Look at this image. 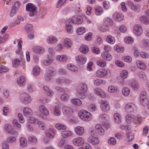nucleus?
Instances as JSON below:
<instances>
[{"instance_id": "55", "label": "nucleus", "mask_w": 149, "mask_h": 149, "mask_svg": "<svg viewBox=\"0 0 149 149\" xmlns=\"http://www.w3.org/2000/svg\"><path fill=\"white\" fill-rule=\"evenodd\" d=\"M133 32L135 35L138 36H140L143 32L142 29H135Z\"/></svg>"}, {"instance_id": "25", "label": "nucleus", "mask_w": 149, "mask_h": 149, "mask_svg": "<svg viewBox=\"0 0 149 149\" xmlns=\"http://www.w3.org/2000/svg\"><path fill=\"white\" fill-rule=\"evenodd\" d=\"M58 40L57 38L53 36H49L47 39V42L49 44H53L56 42Z\"/></svg>"}, {"instance_id": "11", "label": "nucleus", "mask_w": 149, "mask_h": 149, "mask_svg": "<svg viewBox=\"0 0 149 149\" xmlns=\"http://www.w3.org/2000/svg\"><path fill=\"white\" fill-rule=\"evenodd\" d=\"M136 108L135 106L133 104L129 103L126 105L125 111L129 113L135 110Z\"/></svg>"}, {"instance_id": "51", "label": "nucleus", "mask_w": 149, "mask_h": 149, "mask_svg": "<svg viewBox=\"0 0 149 149\" xmlns=\"http://www.w3.org/2000/svg\"><path fill=\"white\" fill-rule=\"evenodd\" d=\"M26 31L28 33V36L30 39H32L33 37V29H26Z\"/></svg>"}, {"instance_id": "45", "label": "nucleus", "mask_w": 149, "mask_h": 149, "mask_svg": "<svg viewBox=\"0 0 149 149\" xmlns=\"http://www.w3.org/2000/svg\"><path fill=\"white\" fill-rule=\"evenodd\" d=\"M117 88L113 85H111L108 88V90L109 93H116L117 92Z\"/></svg>"}, {"instance_id": "24", "label": "nucleus", "mask_w": 149, "mask_h": 149, "mask_svg": "<svg viewBox=\"0 0 149 149\" xmlns=\"http://www.w3.org/2000/svg\"><path fill=\"white\" fill-rule=\"evenodd\" d=\"M95 129L97 133L100 135H103L104 133V131L101 126L99 124H97L95 126Z\"/></svg>"}, {"instance_id": "46", "label": "nucleus", "mask_w": 149, "mask_h": 149, "mask_svg": "<svg viewBox=\"0 0 149 149\" xmlns=\"http://www.w3.org/2000/svg\"><path fill=\"white\" fill-rule=\"evenodd\" d=\"M114 49L116 51L119 53L122 52L124 50V48L123 47L117 45L114 46Z\"/></svg>"}, {"instance_id": "4", "label": "nucleus", "mask_w": 149, "mask_h": 149, "mask_svg": "<svg viewBox=\"0 0 149 149\" xmlns=\"http://www.w3.org/2000/svg\"><path fill=\"white\" fill-rule=\"evenodd\" d=\"M46 76L45 77V79L47 80H49L51 77L56 74L55 69L53 68L50 67L47 70Z\"/></svg>"}, {"instance_id": "39", "label": "nucleus", "mask_w": 149, "mask_h": 149, "mask_svg": "<svg viewBox=\"0 0 149 149\" xmlns=\"http://www.w3.org/2000/svg\"><path fill=\"white\" fill-rule=\"evenodd\" d=\"M105 23L108 27H110L113 24V21L112 19L107 17L105 21Z\"/></svg>"}, {"instance_id": "1", "label": "nucleus", "mask_w": 149, "mask_h": 149, "mask_svg": "<svg viewBox=\"0 0 149 149\" xmlns=\"http://www.w3.org/2000/svg\"><path fill=\"white\" fill-rule=\"evenodd\" d=\"M78 115L82 120L85 121H90L91 118V113L84 110L80 111L79 112Z\"/></svg>"}, {"instance_id": "14", "label": "nucleus", "mask_w": 149, "mask_h": 149, "mask_svg": "<svg viewBox=\"0 0 149 149\" xmlns=\"http://www.w3.org/2000/svg\"><path fill=\"white\" fill-rule=\"evenodd\" d=\"M56 82L58 84H68L71 82V81L69 79L61 78H58Z\"/></svg>"}, {"instance_id": "58", "label": "nucleus", "mask_w": 149, "mask_h": 149, "mask_svg": "<svg viewBox=\"0 0 149 149\" xmlns=\"http://www.w3.org/2000/svg\"><path fill=\"white\" fill-rule=\"evenodd\" d=\"M19 60L18 58L14 59L12 61L13 66L14 68H17L19 64Z\"/></svg>"}, {"instance_id": "54", "label": "nucleus", "mask_w": 149, "mask_h": 149, "mask_svg": "<svg viewBox=\"0 0 149 149\" xmlns=\"http://www.w3.org/2000/svg\"><path fill=\"white\" fill-rule=\"evenodd\" d=\"M67 58V56L65 55H58L56 57L57 60L60 61L65 60Z\"/></svg>"}, {"instance_id": "40", "label": "nucleus", "mask_w": 149, "mask_h": 149, "mask_svg": "<svg viewBox=\"0 0 149 149\" xmlns=\"http://www.w3.org/2000/svg\"><path fill=\"white\" fill-rule=\"evenodd\" d=\"M129 85L130 87L134 90L138 89L139 87V84L136 81H134L132 82Z\"/></svg>"}, {"instance_id": "63", "label": "nucleus", "mask_w": 149, "mask_h": 149, "mask_svg": "<svg viewBox=\"0 0 149 149\" xmlns=\"http://www.w3.org/2000/svg\"><path fill=\"white\" fill-rule=\"evenodd\" d=\"M16 139L15 137L10 136L8 138L7 141L9 143H13L16 141Z\"/></svg>"}, {"instance_id": "6", "label": "nucleus", "mask_w": 149, "mask_h": 149, "mask_svg": "<svg viewBox=\"0 0 149 149\" xmlns=\"http://www.w3.org/2000/svg\"><path fill=\"white\" fill-rule=\"evenodd\" d=\"M76 62L80 65L84 64L87 61L86 57L83 55H79L77 56L75 58Z\"/></svg>"}, {"instance_id": "19", "label": "nucleus", "mask_w": 149, "mask_h": 149, "mask_svg": "<svg viewBox=\"0 0 149 149\" xmlns=\"http://www.w3.org/2000/svg\"><path fill=\"white\" fill-rule=\"evenodd\" d=\"M18 42V47L16 51V53L17 54H19L21 53L22 49V42L21 40H20L18 41V40L16 39L14 40L13 42V43L14 44H16L17 42Z\"/></svg>"}, {"instance_id": "49", "label": "nucleus", "mask_w": 149, "mask_h": 149, "mask_svg": "<svg viewBox=\"0 0 149 149\" xmlns=\"http://www.w3.org/2000/svg\"><path fill=\"white\" fill-rule=\"evenodd\" d=\"M122 93L124 96H127L130 94V90L128 88H124L122 90Z\"/></svg>"}, {"instance_id": "27", "label": "nucleus", "mask_w": 149, "mask_h": 149, "mask_svg": "<svg viewBox=\"0 0 149 149\" xmlns=\"http://www.w3.org/2000/svg\"><path fill=\"white\" fill-rule=\"evenodd\" d=\"M72 19L74 22L77 24H81L83 21L82 18L80 16H74L73 17Z\"/></svg>"}, {"instance_id": "26", "label": "nucleus", "mask_w": 149, "mask_h": 149, "mask_svg": "<svg viewBox=\"0 0 149 149\" xmlns=\"http://www.w3.org/2000/svg\"><path fill=\"white\" fill-rule=\"evenodd\" d=\"M5 127L6 131L8 132H10L11 134L15 135H17L18 134L17 132L15 131L13 132V131H11L12 128V126L11 125L9 124H6L5 126Z\"/></svg>"}, {"instance_id": "50", "label": "nucleus", "mask_w": 149, "mask_h": 149, "mask_svg": "<svg viewBox=\"0 0 149 149\" xmlns=\"http://www.w3.org/2000/svg\"><path fill=\"white\" fill-rule=\"evenodd\" d=\"M54 113L56 116H59L61 114V110L60 107L57 106H55L54 108Z\"/></svg>"}, {"instance_id": "20", "label": "nucleus", "mask_w": 149, "mask_h": 149, "mask_svg": "<svg viewBox=\"0 0 149 149\" xmlns=\"http://www.w3.org/2000/svg\"><path fill=\"white\" fill-rule=\"evenodd\" d=\"M101 56L104 59L107 61H110L112 59L111 55L107 52H102Z\"/></svg>"}, {"instance_id": "47", "label": "nucleus", "mask_w": 149, "mask_h": 149, "mask_svg": "<svg viewBox=\"0 0 149 149\" xmlns=\"http://www.w3.org/2000/svg\"><path fill=\"white\" fill-rule=\"evenodd\" d=\"M40 72V69L38 66H35L33 68V74L37 76L38 75Z\"/></svg>"}, {"instance_id": "36", "label": "nucleus", "mask_w": 149, "mask_h": 149, "mask_svg": "<svg viewBox=\"0 0 149 149\" xmlns=\"http://www.w3.org/2000/svg\"><path fill=\"white\" fill-rule=\"evenodd\" d=\"M67 67L68 69L71 71L77 72L78 71V69L77 67L72 64H68L67 65Z\"/></svg>"}, {"instance_id": "5", "label": "nucleus", "mask_w": 149, "mask_h": 149, "mask_svg": "<svg viewBox=\"0 0 149 149\" xmlns=\"http://www.w3.org/2000/svg\"><path fill=\"white\" fill-rule=\"evenodd\" d=\"M88 88L86 84L84 83L79 84L77 89V93L79 94H83L87 91Z\"/></svg>"}, {"instance_id": "61", "label": "nucleus", "mask_w": 149, "mask_h": 149, "mask_svg": "<svg viewBox=\"0 0 149 149\" xmlns=\"http://www.w3.org/2000/svg\"><path fill=\"white\" fill-rule=\"evenodd\" d=\"M69 95L66 93H63L61 96V99L63 101H66L69 99Z\"/></svg>"}, {"instance_id": "18", "label": "nucleus", "mask_w": 149, "mask_h": 149, "mask_svg": "<svg viewBox=\"0 0 149 149\" xmlns=\"http://www.w3.org/2000/svg\"><path fill=\"white\" fill-rule=\"evenodd\" d=\"M33 51L37 54H42L45 52V49L43 47L40 46H35L33 48Z\"/></svg>"}, {"instance_id": "43", "label": "nucleus", "mask_w": 149, "mask_h": 149, "mask_svg": "<svg viewBox=\"0 0 149 149\" xmlns=\"http://www.w3.org/2000/svg\"><path fill=\"white\" fill-rule=\"evenodd\" d=\"M72 103L78 106L81 105L82 102L78 99H74L71 100Z\"/></svg>"}, {"instance_id": "23", "label": "nucleus", "mask_w": 149, "mask_h": 149, "mask_svg": "<svg viewBox=\"0 0 149 149\" xmlns=\"http://www.w3.org/2000/svg\"><path fill=\"white\" fill-rule=\"evenodd\" d=\"M74 132L75 133L79 136H81L84 132V129L83 127L81 126H77L74 128Z\"/></svg>"}, {"instance_id": "13", "label": "nucleus", "mask_w": 149, "mask_h": 149, "mask_svg": "<svg viewBox=\"0 0 149 149\" xmlns=\"http://www.w3.org/2000/svg\"><path fill=\"white\" fill-rule=\"evenodd\" d=\"M94 91L95 94L102 98H104L106 97V94L101 89L99 88L94 89Z\"/></svg>"}, {"instance_id": "37", "label": "nucleus", "mask_w": 149, "mask_h": 149, "mask_svg": "<svg viewBox=\"0 0 149 149\" xmlns=\"http://www.w3.org/2000/svg\"><path fill=\"white\" fill-rule=\"evenodd\" d=\"M135 117V116L134 115H128L126 116V121L128 123H131L132 121H134V118Z\"/></svg>"}, {"instance_id": "3", "label": "nucleus", "mask_w": 149, "mask_h": 149, "mask_svg": "<svg viewBox=\"0 0 149 149\" xmlns=\"http://www.w3.org/2000/svg\"><path fill=\"white\" fill-rule=\"evenodd\" d=\"M140 101L141 104L143 106H147L149 104L148 96L145 91L142 92L140 95Z\"/></svg>"}, {"instance_id": "17", "label": "nucleus", "mask_w": 149, "mask_h": 149, "mask_svg": "<svg viewBox=\"0 0 149 149\" xmlns=\"http://www.w3.org/2000/svg\"><path fill=\"white\" fill-rule=\"evenodd\" d=\"M39 110L44 115L48 116L49 114V112L48 109L44 105H41L39 106Z\"/></svg>"}, {"instance_id": "41", "label": "nucleus", "mask_w": 149, "mask_h": 149, "mask_svg": "<svg viewBox=\"0 0 149 149\" xmlns=\"http://www.w3.org/2000/svg\"><path fill=\"white\" fill-rule=\"evenodd\" d=\"M106 40L107 42L111 44H114L115 42V38L111 35H109L107 36Z\"/></svg>"}, {"instance_id": "16", "label": "nucleus", "mask_w": 149, "mask_h": 149, "mask_svg": "<svg viewBox=\"0 0 149 149\" xmlns=\"http://www.w3.org/2000/svg\"><path fill=\"white\" fill-rule=\"evenodd\" d=\"M113 18L116 20L120 21L123 19V15L120 13L115 12L113 15Z\"/></svg>"}, {"instance_id": "56", "label": "nucleus", "mask_w": 149, "mask_h": 149, "mask_svg": "<svg viewBox=\"0 0 149 149\" xmlns=\"http://www.w3.org/2000/svg\"><path fill=\"white\" fill-rule=\"evenodd\" d=\"M138 75L139 78L143 80H146L147 79V77L145 73L143 71L140 72Z\"/></svg>"}, {"instance_id": "60", "label": "nucleus", "mask_w": 149, "mask_h": 149, "mask_svg": "<svg viewBox=\"0 0 149 149\" xmlns=\"http://www.w3.org/2000/svg\"><path fill=\"white\" fill-rule=\"evenodd\" d=\"M124 42L127 43H132L133 42V38L131 37H126L124 38Z\"/></svg>"}, {"instance_id": "15", "label": "nucleus", "mask_w": 149, "mask_h": 149, "mask_svg": "<svg viewBox=\"0 0 149 149\" xmlns=\"http://www.w3.org/2000/svg\"><path fill=\"white\" fill-rule=\"evenodd\" d=\"M88 141L93 145H97L99 143L100 141L98 138L91 136L88 138Z\"/></svg>"}, {"instance_id": "64", "label": "nucleus", "mask_w": 149, "mask_h": 149, "mask_svg": "<svg viewBox=\"0 0 149 149\" xmlns=\"http://www.w3.org/2000/svg\"><path fill=\"white\" fill-rule=\"evenodd\" d=\"M108 143L112 145H115L116 143V140L115 138L111 137L108 141Z\"/></svg>"}, {"instance_id": "7", "label": "nucleus", "mask_w": 149, "mask_h": 149, "mask_svg": "<svg viewBox=\"0 0 149 149\" xmlns=\"http://www.w3.org/2000/svg\"><path fill=\"white\" fill-rule=\"evenodd\" d=\"M72 142L73 144L76 146H80L84 144V140L83 138L79 137L73 139Z\"/></svg>"}, {"instance_id": "53", "label": "nucleus", "mask_w": 149, "mask_h": 149, "mask_svg": "<svg viewBox=\"0 0 149 149\" xmlns=\"http://www.w3.org/2000/svg\"><path fill=\"white\" fill-rule=\"evenodd\" d=\"M44 90L48 96H51L53 95V92L50 90L49 89V88L47 86H44Z\"/></svg>"}, {"instance_id": "42", "label": "nucleus", "mask_w": 149, "mask_h": 149, "mask_svg": "<svg viewBox=\"0 0 149 149\" xmlns=\"http://www.w3.org/2000/svg\"><path fill=\"white\" fill-rule=\"evenodd\" d=\"M97 64L98 66L102 68L105 67L107 65L106 62L103 60H98L97 62Z\"/></svg>"}, {"instance_id": "62", "label": "nucleus", "mask_w": 149, "mask_h": 149, "mask_svg": "<svg viewBox=\"0 0 149 149\" xmlns=\"http://www.w3.org/2000/svg\"><path fill=\"white\" fill-rule=\"evenodd\" d=\"M144 48L147 50L149 49V40L146 39L143 42Z\"/></svg>"}, {"instance_id": "12", "label": "nucleus", "mask_w": 149, "mask_h": 149, "mask_svg": "<svg viewBox=\"0 0 149 149\" xmlns=\"http://www.w3.org/2000/svg\"><path fill=\"white\" fill-rule=\"evenodd\" d=\"M46 136L49 138L52 139L54 136L55 131L52 128H50L47 129L45 132Z\"/></svg>"}, {"instance_id": "48", "label": "nucleus", "mask_w": 149, "mask_h": 149, "mask_svg": "<svg viewBox=\"0 0 149 149\" xmlns=\"http://www.w3.org/2000/svg\"><path fill=\"white\" fill-rule=\"evenodd\" d=\"M95 13L97 15H100L102 14L103 12V9L101 7L97 6L95 9Z\"/></svg>"}, {"instance_id": "57", "label": "nucleus", "mask_w": 149, "mask_h": 149, "mask_svg": "<svg viewBox=\"0 0 149 149\" xmlns=\"http://www.w3.org/2000/svg\"><path fill=\"white\" fill-rule=\"evenodd\" d=\"M55 126L58 130H65L66 128L65 125L59 123L56 124Z\"/></svg>"}, {"instance_id": "10", "label": "nucleus", "mask_w": 149, "mask_h": 149, "mask_svg": "<svg viewBox=\"0 0 149 149\" xmlns=\"http://www.w3.org/2000/svg\"><path fill=\"white\" fill-rule=\"evenodd\" d=\"M100 103L101 104V108L102 111L106 112L109 110L110 106L107 101L102 100L101 101Z\"/></svg>"}, {"instance_id": "28", "label": "nucleus", "mask_w": 149, "mask_h": 149, "mask_svg": "<svg viewBox=\"0 0 149 149\" xmlns=\"http://www.w3.org/2000/svg\"><path fill=\"white\" fill-rule=\"evenodd\" d=\"M136 64L137 67L140 69L143 70H145L146 69V65L142 61L137 60L136 61Z\"/></svg>"}, {"instance_id": "2", "label": "nucleus", "mask_w": 149, "mask_h": 149, "mask_svg": "<svg viewBox=\"0 0 149 149\" xmlns=\"http://www.w3.org/2000/svg\"><path fill=\"white\" fill-rule=\"evenodd\" d=\"M26 9L27 11L29 12V15L30 16H33L36 13L37 8L33 4L29 3L26 4Z\"/></svg>"}, {"instance_id": "33", "label": "nucleus", "mask_w": 149, "mask_h": 149, "mask_svg": "<svg viewBox=\"0 0 149 149\" xmlns=\"http://www.w3.org/2000/svg\"><path fill=\"white\" fill-rule=\"evenodd\" d=\"M74 21L73 20L69 19L67 20L65 22V24L67 28H70L72 27V26L74 24Z\"/></svg>"}, {"instance_id": "59", "label": "nucleus", "mask_w": 149, "mask_h": 149, "mask_svg": "<svg viewBox=\"0 0 149 149\" xmlns=\"http://www.w3.org/2000/svg\"><path fill=\"white\" fill-rule=\"evenodd\" d=\"M28 141L29 142H32L36 144L37 143V139L34 136H31L28 138Z\"/></svg>"}, {"instance_id": "38", "label": "nucleus", "mask_w": 149, "mask_h": 149, "mask_svg": "<svg viewBox=\"0 0 149 149\" xmlns=\"http://www.w3.org/2000/svg\"><path fill=\"white\" fill-rule=\"evenodd\" d=\"M114 121L117 123H119L121 122V118L120 115L118 113H116L114 114Z\"/></svg>"}, {"instance_id": "29", "label": "nucleus", "mask_w": 149, "mask_h": 149, "mask_svg": "<svg viewBox=\"0 0 149 149\" xmlns=\"http://www.w3.org/2000/svg\"><path fill=\"white\" fill-rule=\"evenodd\" d=\"M63 44L65 47L67 48H70L71 47L72 43L70 39L67 38L64 40Z\"/></svg>"}, {"instance_id": "9", "label": "nucleus", "mask_w": 149, "mask_h": 149, "mask_svg": "<svg viewBox=\"0 0 149 149\" xmlns=\"http://www.w3.org/2000/svg\"><path fill=\"white\" fill-rule=\"evenodd\" d=\"M107 71L105 69H99L96 72V75L98 77L102 78L104 77L107 74Z\"/></svg>"}, {"instance_id": "32", "label": "nucleus", "mask_w": 149, "mask_h": 149, "mask_svg": "<svg viewBox=\"0 0 149 149\" xmlns=\"http://www.w3.org/2000/svg\"><path fill=\"white\" fill-rule=\"evenodd\" d=\"M20 145L22 148L24 147L27 145L26 139L24 137H21L19 139Z\"/></svg>"}, {"instance_id": "52", "label": "nucleus", "mask_w": 149, "mask_h": 149, "mask_svg": "<svg viewBox=\"0 0 149 149\" xmlns=\"http://www.w3.org/2000/svg\"><path fill=\"white\" fill-rule=\"evenodd\" d=\"M128 72L126 70H123L120 73V75L123 79H126L128 77Z\"/></svg>"}, {"instance_id": "34", "label": "nucleus", "mask_w": 149, "mask_h": 149, "mask_svg": "<svg viewBox=\"0 0 149 149\" xmlns=\"http://www.w3.org/2000/svg\"><path fill=\"white\" fill-rule=\"evenodd\" d=\"M141 21L143 24H149V18L147 16L143 15L140 18Z\"/></svg>"}, {"instance_id": "30", "label": "nucleus", "mask_w": 149, "mask_h": 149, "mask_svg": "<svg viewBox=\"0 0 149 149\" xmlns=\"http://www.w3.org/2000/svg\"><path fill=\"white\" fill-rule=\"evenodd\" d=\"M72 131L68 130L63 131L61 132L62 136L64 138H67L71 136L72 135Z\"/></svg>"}, {"instance_id": "22", "label": "nucleus", "mask_w": 149, "mask_h": 149, "mask_svg": "<svg viewBox=\"0 0 149 149\" xmlns=\"http://www.w3.org/2000/svg\"><path fill=\"white\" fill-rule=\"evenodd\" d=\"M23 113L24 115L26 117H30L33 114L32 110L28 107H25L24 108Z\"/></svg>"}, {"instance_id": "8", "label": "nucleus", "mask_w": 149, "mask_h": 149, "mask_svg": "<svg viewBox=\"0 0 149 149\" xmlns=\"http://www.w3.org/2000/svg\"><path fill=\"white\" fill-rule=\"evenodd\" d=\"M30 122L34 124L37 123L39 129L41 130H44L45 129V126L43 122L41 121H38V120L31 118L29 120Z\"/></svg>"}, {"instance_id": "31", "label": "nucleus", "mask_w": 149, "mask_h": 149, "mask_svg": "<svg viewBox=\"0 0 149 149\" xmlns=\"http://www.w3.org/2000/svg\"><path fill=\"white\" fill-rule=\"evenodd\" d=\"M25 78L24 76L19 77L17 79V83L19 86H24L25 84Z\"/></svg>"}, {"instance_id": "44", "label": "nucleus", "mask_w": 149, "mask_h": 149, "mask_svg": "<svg viewBox=\"0 0 149 149\" xmlns=\"http://www.w3.org/2000/svg\"><path fill=\"white\" fill-rule=\"evenodd\" d=\"M142 118L140 116L138 115L134 118L133 122L136 124H138L142 122Z\"/></svg>"}, {"instance_id": "35", "label": "nucleus", "mask_w": 149, "mask_h": 149, "mask_svg": "<svg viewBox=\"0 0 149 149\" xmlns=\"http://www.w3.org/2000/svg\"><path fill=\"white\" fill-rule=\"evenodd\" d=\"M80 50L82 53L85 54L88 52L89 49L87 45H83L80 47Z\"/></svg>"}, {"instance_id": "21", "label": "nucleus", "mask_w": 149, "mask_h": 149, "mask_svg": "<svg viewBox=\"0 0 149 149\" xmlns=\"http://www.w3.org/2000/svg\"><path fill=\"white\" fill-rule=\"evenodd\" d=\"M63 112L64 115L71 114L73 113L72 109L70 107L64 106L62 107Z\"/></svg>"}]
</instances>
